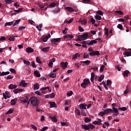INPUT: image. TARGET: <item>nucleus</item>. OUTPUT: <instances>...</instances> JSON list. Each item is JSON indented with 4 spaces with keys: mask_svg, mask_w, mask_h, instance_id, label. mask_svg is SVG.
I'll return each mask as SVG.
<instances>
[{
    "mask_svg": "<svg viewBox=\"0 0 131 131\" xmlns=\"http://www.w3.org/2000/svg\"><path fill=\"white\" fill-rule=\"evenodd\" d=\"M94 43H97V41L95 40H92L89 41V46H93Z\"/></svg>",
    "mask_w": 131,
    "mask_h": 131,
    "instance_id": "nucleus-26",
    "label": "nucleus"
},
{
    "mask_svg": "<svg viewBox=\"0 0 131 131\" xmlns=\"http://www.w3.org/2000/svg\"><path fill=\"white\" fill-rule=\"evenodd\" d=\"M91 83V81H90V79H84L83 80V82L81 84V88H83V89H86V86L88 85V84H90Z\"/></svg>",
    "mask_w": 131,
    "mask_h": 131,
    "instance_id": "nucleus-2",
    "label": "nucleus"
},
{
    "mask_svg": "<svg viewBox=\"0 0 131 131\" xmlns=\"http://www.w3.org/2000/svg\"><path fill=\"white\" fill-rule=\"evenodd\" d=\"M84 122L86 123H88V122H91V119L88 117H85L84 119Z\"/></svg>",
    "mask_w": 131,
    "mask_h": 131,
    "instance_id": "nucleus-44",
    "label": "nucleus"
},
{
    "mask_svg": "<svg viewBox=\"0 0 131 131\" xmlns=\"http://www.w3.org/2000/svg\"><path fill=\"white\" fill-rule=\"evenodd\" d=\"M8 40H9L10 41H14L15 40V37L10 36Z\"/></svg>",
    "mask_w": 131,
    "mask_h": 131,
    "instance_id": "nucleus-50",
    "label": "nucleus"
},
{
    "mask_svg": "<svg viewBox=\"0 0 131 131\" xmlns=\"http://www.w3.org/2000/svg\"><path fill=\"white\" fill-rule=\"evenodd\" d=\"M62 39V38H53L51 39V41L52 43H53V45H56L57 42H59Z\"/></svg>",
    "mask_w": 131,
    "mask_h": 131,
    "instance_id": "nucleus-5",
    "label": "nucleus"
},
{
    "mask_svg": "<svg viewBox=\"0 0 131 131\" xmlns=\"http://www.w3.org/2000/svg\"><path fill=\"white\" fill-rule=\"evenodd\" d=\"M129 93V90L128 89V86H127L126 90L124 91V95H126V94Z\"/></svg>",
    "mask_w": 131,
    "mask_h": 131,
    "instance_id": "nucleus-42",
    "label": "nucleus"
},
{
    "mask_svg": "<svg viewBox=\"0 0 131 131\" xmlns=\"http://www.w3.org/2000/svg\"><path fill=\"white\" fill-rule=\"evenodd\" d=\"M8 74H10V72H2L1 74V76H4V75H8Z\"/></svg>",
    "mask_w": 131,
    "mask_h": 131,
    "instance_id": "nucleus-35",
    "label": "nucleus"
},
{
    "mask_svg": "<svg viewBox=\"0 0 131 131\" xmlns=\"http://www.w3.org/2000/svg\"><path fill=\"white\" fill-rule=\"evenodd\" d=\"M13 23H14L13 21L8 22L5 24L4 26L5 27H6V26H11V25H12Z\"/></svg>",
    "mask_w": 131,
    "mask_h": 131,
    "instance_id": "nucleus-31",
    "label": "nucleus"
},
{
    "mask_svg": "<svg viewBox=\"0 0 131 131\" xmlns=\"http://www.w3.org/2000/svg\"><path fill=\"white\" fill-rule=\"evenodd\" d=\"M104 77H105V76H104V75H100V76L99 77V78L98 79V81H99V82H101V81H102V80H103V79H104Z\"/></svg>",
    "mask_w": 131,
    "mask_h": 131,
    "instance_id": "nucleus-32",
    "label": "nucleus"
},
{
    "mask_svg": "<svg viewBox=\"0 0 131 131\" xmlns=\"http://www.w3.org/2000/svg\"><path fill=\"white\" fill-rule=\"evenodd\" d=\"M86 106H88V105L85 103H81L79 105L80 109H81V110H83V109H86Z\"/></svg>",
    "mask_w": 131,
    "mask_h": 131,
    "instance_id": "nucleus-10",
    "label": "nucleus"
},
{
    "mask_svg": "<svg viewBox=\"0 0 131 131\" xmlns=\"http://www.w3.org/2000/svg\"><path fill=\"white\" fill-rule=\"evenodd\" d=\"M11 104L13 105H15L16 104V101L14 99H12L11 100Z\"/></svg>",
    "mask_w": 131,
    "mask_h": 131,
    "instance_id": "nucleus-62",
    "label": "nucleus"
},
{
    "mask_svg": "<svg viewBox=\"0 0 131 131\" xmlns=\"http://www.w3.org/2000/svg\"><path fill=\"white\" fill-rule=\"evenodd\" d=\"M28 84L27 83L25 82V80H23L20 82L19 85H22L23 88H25L26 86H27Z\"/></svg>",
    "mask_w": 131,
    "mask_h": 131,
    "instance_id": "nucleus-11",
    "label": "nucleus"
},
{
    "mask_svg": "<svg viewBox=\"0 0 131 131\" xmlns=\"http://www.w3.org/2000/svg\"><path fill=\"white\" fill-rule=\"evenodd\" d=\"M118 110L120 111H126V110H127V108H126V107H119Z\"/></svg>",
    "mask_w": 131,
    "mask_h": 131,
    "instance_id": "nucleus-30",
    "label": "nucleus"
},
{
    "mask_svg": "<svg viewBox=\"0 0 131 131\" xmlns=\"http://www.w3.org/2000/svg\"><path fill=\"white\" fill-rule=\"evenodd\" d=\"M73 94V92L72 91H70V92H68L67 93V96H68V97H71V96H72Z\"/></svg>",
    "mask_w": 131,
    "mask_h": 131,
    "instance_id": "nucleus-53",
    "label": "nucleus"
},
{
    "mask_svg": "<svg viewBox=\"0 0 131 131\" xmlns=\"http://www.w3.org/2000/svg\"><path fill=\"white\" fill-rule=\"evenodd\" d=\"M99 115L102 116V117H103V116H104V115H105V114H106V113H105V111H104L103 112H100L99 113Z\"/></svg>",
    "mask_w": 131,
    "mask_h": 131,
    "instance_id": "nucleus-52",
    "label": "nucleus"
},
{
    "mask_svg": "<svg viewBox=\"0 0 131 131\" xmlns=\"http://www.w3.org/2000/svg\"><path fill=\"white\" fill-rule=\"evenodd\" d=\"M50 51V47H45L41 49V52H43L44 53H48Z\"/></svg>",
    "mask_w": 131,
    "mask_h": 131,
    "instance_id": "nucleus-19",
    "label": "nucleus"
},
{
    "mask_svg": "<svg viewBox=\"0 0 131 131\" xmlns=\"http://www.w3.org/2000/svg\"><path fill=\"white\" fill-rule=\"evenodd\" d=\"M81 114L83 116H86V113L83 112V110H81Z\"/></svg>",
    "mask_w": 131,
    "mask_h": 131,
    "instance_id": "nucleus-58",
    "label": "nucleus"
},
{
    "mask_svg": "<svg viewBox=\"0 0 131 131\" xmlns=\"http://www.w3.org/2000/svg\"><path fill=\"white\" fill-rule=\"evenodd\" d=\"M96 20H101L102 19V17L99 15H96L95 17Z\"/></svg>",
    "mask_w": 131,
    "mask_h": 131,
    "instance_id": "nucleus-38",
    "label": "nucleus"
},
{
    "mask_svg": "<svg viewBox=\"0 0 131 131\" xmlns=\"http://www.w3.org/2000/svg\"><path fill=\"white\" fill-rule=\"evenodd\" d=\"M34 74L36 75V77H40V73L37 70L34 71Z\"/></svg>",
    "mask_w": 131,
    "mask_h": 131,
    "instance_id": "nucleus-24",
    "label": "nucleus"
},
{
    "mask_svg": "<svg viewBox=\"0 0 131 131\" xmlns=\"http://www.w3.org/2000/svg\"><path fill=\"white\" fill-rule=\"evenodd\" d=\"M104 34H105V35H106V36H108V29H107V28H104Z\"/></svg>",
    "mask_w": 131,
    "mask_h": 131,
    "instance_id": "nucleus-40",
    "label": "nucleus"
},
{
    "mask_svg": "<svg viewBox=\"0 0 131 131\" xmlns=\"http://www.w3.org/2000/svg\"><path fill=\"white\" fill-rule=\"evenodd\" d=\"M105 68V66L102 65L100 67V72H103L104 71V69Z\"/></svg>",
    "mask_w": 131,
    "mask_h": 131,
    "instance_id": "nucleus-54",
    "label": "nucleus"
},
{
    "mask_svg": "<svg viewBox=\"0 0 131 131\" xmlns=\"http://www.w3.org/2000/svg\"><path fill=\"white\" fill-rule=\"evenodd\" d=\"M89 41L90 40H86L82 41V42H81V43H83V45H88L89 46Z\"/></svg>",
    "mask_w": 131,
    "mask_h": 131,
    "instance_id": "nucleus-57",
    "label": "nucleus"
},
{
    "mask_svg": "<svg viewBox=\"0 0 131 131\" xmlns=\"http://www.w3.org/2000/svg\"><path fill=\"white\" fill-rule=\"evenodd\" d=\"M113 110L114 112V113H115L114 115H115V116H116V115H118L119 114V113L118 112V110H117V108H115V107H113Z\"/></svg>",
    "mask_w": 131,
    "mask_h": 131,
    "instance_id": "nucleus-23",
    "label": "nucleus"
},
{
    "mask_svg": "<svg viewBox=\"0 0 131 131\" xmlns=\"http://www.w3.org/2000/svg\"><path fill=\"white\" fill-rule=\"evenodd\" d=\"M97 14L98 15H100V16H103L104 13H103V12H102L101 11L98 10L97 11Z\"/></svg>",
    "mask_w": 131,
    "mask_h": 131,
    "instance_id": "nucleus-60",
    "label": "nucleus"
},
{
    "mask_svg": "<svg viewBox=\"0 0 131 131\" xmlns=\"http://www.w3.org/2000/svg\"><path fill=\"white\" fill-rule=\"evenodd\" d=\"M79 22L81 23L82 25H85V24H86V20L84 18H80L79 20Z\"/></svg>",
    "mask_w": 131,
    "mask_h": 131,
    "instance_id": "nucleus-12",
    "label": "nucleus"
},
{
    "mask_svg": "<svg viewBox=\"0 0 131 131\" xmlns=\"http://www.w3.org/2000/svg\"><path fill=\"white\" fill-rule=\"evenodd\" d=\"M102 120L101 119H98V121H94L92 122L93 124L100 125V124H102Z\"/></svg>",
    "mask_w": 131,
    "mask_h": 131,
    "instance_id": "nucleus-8",
    "label": "nucleus"
},
{
    "mask_svg": "<svg viewBox=\"0 0 131 131\" xmlns=\"http://www.w3.org/2000/svg\"><path fill=\"white\" fill-rule=\"evenodd\" d=\"M66 10L68 12H70L71 13H72V12H74V9L70 7H66Z\"/></svg>",
    "mask_w": 131,
    "mask_h": 131,
    "instance_id": "nucleus-21",
    "label": "nucleus"
},
{
    "mask_svg": "<svg viewBox=\"0 0 131 131\" xmlns=\"http://www.w3.org/2000/svg\"><path fill=\"white\" fill-rule=\"evenodd\" d=\"M66 31H68V28L66 27L64 28V30L62 31L63 34H67V32H66Z\"/></svg>",
    "mask_w": 131,
    "mask_h": 131,
    "instance_id": "nucleus-55",
    "label": "nucleus"
},
{
    "mask_svg": "<svg viewBox=\"0 0 131 131\" xmlns=\"http://www.w3.org/2000/svg\"><path fill=\"white\" fill-rule=\"evenodd\" d=\"M75 114H77V115H80V111L78 109H76L75 111Z\"/></svg>",
    "mask_w": 131,
    "mask_h": 131,
    "instance_id": "nucleus-46",
    "label": "nucleus"
},
{
    "mask_svg": "<svg viewBox=\"0 0 131 131\" xmlns=\"http://www.w3.org/2000/svg\"><path fill=\"white\" fill-rule=\"evenodd\" d=\"M112 81L111 80H107L106 82V85L108 86V85H110V84L112 83Z\"/></svg>",
    "mask_w": 131,
    "mask_h": 131,
    "instance_id": "nucleus-64",
    "label": "nucleus"
},
{
    "mask_svg": "<svg viewBox=\"0 0 131 131\" xmlns=\"http://www.w3.org/2000/svg\"><path fill=\"white\" fill-rule=\"evenodd\" d=\"M73 18H71L70 20H64V23H67V24H70V23H71L72 22V21H73Z\"/></svg>",
    "mask_w": 131,
    "mask_h": 131,
    "instance_id": "nucleus-43",
    "label": "nucleus"
},
{
    "mask_svg": "<svg viewBox=\"0 0 131 131\" xmlns=\"http://www.w3.org/2000/svg\"><path fill=\"white\" fill-rule=\"evenodd\" d=\"M21 92H23V89H15L13 90V93H14V94H18V93H20Z\"/></svg>",
    "mask_w": 131,
    "mask_h": 131,
    "instance_id": "nucleus-15",
    "label": "nucleus"
},
{
    "mask_svg": "<svg viewBox=\"0 0 131 131\" xmlns=\"http://www.w3.org/2000/svg\"><path fill=\"white\" fill-rule=\"evenodd\" d=\"M82 63H84V64H86V65H90V64L91 63V61L86 60V61H82Z\"/></svg>",
    "mask_w": 131,
    "mask_h": 131,
    "instance_id": "nucleus-48",
    "label": "nucleus"
},
{
    "mask_svg": "<svg viewBox=\"0 0 131 131\" xmlns=\"http://www.w3.org/2000/svg\"><path fill=\"white\" fill-rule=\"evenodd\" d=\"M49 129V127H48V126H45V127H43L41 129V131H46L47 129Z\"/></svg>",
    "mask_w": 131,
    "mask_h": 131,
    "instance_id": "nucleus-63",
    "label": "nucleus"
},
{
    "mask_svg": "<svg viewBox=\"0 0 131 131\" xmlns=\"http://www.w3.org/2000/svg\"><path fill=\"white\" fill-rule=\"evenodd\" d=\"M30 101H31V104L33 105V106H35V107H37L39 105V100L37 97H35V96H33L30 98Z\"/></svg>",
    "mask_w": 131,
    "mask_h": 131,
    "instance_id": "nucleus-1",
    "label": "nucleus"
},
{
    "mask_svg": "<svg viewBox=\"0 0 131 131\" xmlns=\"http://www.w3.org/2000/svg\"><path fill=\"white\" fill-rule=\"evenodd\" d=\"M78 56H79V53H76L74 56H73V59L74 60H76Z\"/></svg>",
    "mask_w": 131,
    "mask_h": 131,
    "instance_id": "nucleus-39",
    "label": "nucleus"
},
{
    "mask_svg": "<svg viewBox=\"0 0 131 131\" xmlns=\"http://www.w3.org/2000/svg\"><path fill=\"white\" fill-rule=\"evenodd\" d=\"M19 100L20 102H23V103H26L28 102L29 98L28 96H24L21 97Z\"/></svg>",
    "mask_w": 131,
    "mask_h": 131,
    "instance_id": "nucleus-6",
    "label": "nucleus"
},
{
    "mask_svg": "<svg viewBox=\"0 0 131 131\" xmlns=\"http://www.w3.org/2000/svg\"><path fill=\"white\" fill-rule=\"evenodd\" d=\"M61 11V9L58 8V9H55L53 10V13H60Z\"/></svg>",
    "mask_w": 131,
    "mask_h": 131,
    "instance_id": "nucleus-45",
    "label": "nucleus"
},
{
    "mask_svg": "<svg viewBox=\"0 0 131 131\" xmlns=\"http://www.w3.org/2000/svg\"><path fill=\"white\" fill-rule=\"evenodd\" d=\"M90 55L89 54H86V53H84L83 55V58L84 59H86V58H89Z\"/></svg>",
    "mask_w": 131,
    "mask_h": 131,
    "instance_id": "nucleus-56",
    "label": "nucleus"
},
{
    "mask_svg": "<svg viewBox=\"0 0 131 131\" xmlns=\"http://www.w3.org/2000/svg\"><path fill=\"white\" fill-rule=\"evenodd\" d=\"M50 118L54 122H57V121H58V120L55 117H51Z\"/></svg>",
    "mask_w": 131,
    "mask_h": 131,
    "instance_id": "nucleus-37",
    "label": "nucleus"
},
{
    "mask_svg": "<svg viewBox=\"0 0 131 131\" xmlns=\"http://www.w3.org/2000/svg\"><path fill=\"white\" fill-rule=\"evenodd\" d=\"M56 6V3H52L50 4L48 6V8H54V7Z\"/></svg>",
    "mask_w": 131,
    "mask_h": 131,
    "instance_id": "nucleus-34",
    "label": "nucleus"
},
{
    "mask_svg": "<svg viewBox=\"0 0 131 131\" xmlns=\"http://www.w3.org/2000/svg\"><path fill=\"white\" fill-rule=\"evenodd\" d=\"M13 111L12 108H10L7 113L6 114H11V113H13Z\"/></svg>",
    "mask_w": 131,
    "mask_h": 131,
    "instance_id": "nucleus-59",
    "label": "nucleus"
},
{
    "mask_svg": "<svg viewBox=\"0 0 131 131\" xmlns=\"http://www.w3.org/2000/svg\"><path fill=\"white\" fill-rule=\"evenodd\" d=\"M89 52H91L89 53L90 56H99L100 55V52L98 51H93V49L92 47L89 48L88 49Z\"/></svg>",
    "mask_w": 131,
    "mask_h": 131,
    "instance_id": "nucleus-3",
    "label": "nucleus"
},
{
    "mask_svg": "<svg viewBox=\"0 0 131 131\" xmlns=\"http://www.w3.org/2000/svg\"><path fill=\"white\" fill-rule=\"evenodd\" d=\"M117 28L120 29V30H122V29H123V27L121 24H118L117 26Z\"/></svg>",
    "mask_w": 131,
    "mask_h": 131,
    "instance_id": "nucleus-47",
    "label": "nucleus"
},
{
    "mask_svg": "<svg viewBox=\"0 0 131 131\" xmlns=\"http://www.w3.org/2000/svg\"><path fill=\"white\" fill-rule=\"evenodd\" d=\"M123 55H125L126 57H129L131 56V52L126 51L123 53Z\"/></svg>",
    "mask_w": 131,
    "mask_h": 131,
    "instance_id": "nucleus-27",
    "label": "nucleus"
},
{
    "mask_svg": "<svg viewBox=\"0 0 131 131\" xmlns=\"http://www.w3.org/2000/svg\"><path fill=\"white\" fill-rule=\"evenodd\" d=\"M83 2L84 3V4H88L89 5L94 4V2H93L92 0H83Z\"/></svg>",
    "mask_w": 131,
    "mask_h": 131,
    "instance_id": "nucleus-17",
    "label": "nucleus"
},
{
    "mask_svg": "<svg viewBox=\"0 0 131 131\" xmlns=\"http://www.w3.org/2000/svg\"><path fill=\"white\" fill-rule=\"evenodd\" d=\"M9 89L10 90H15V89H17V85H14L13 84H10L9 85Z\"/></svg>",
    "mask_w": 131,
    "mask_h": 131,
    "instance_id": "nucleus-20",
    "label": "nucleus"
},
{
    "mask_svg": "<svg viewBox=\"0 0 131 131\" xmlns=\"http://www.w3.org/2000/svg\"><path fill=\"white\" fill-rule=\"evenodd\" d=\"M60 65L62 69H65L66 68H67V65H68V63L67 62H61Z\"/></svg>",
    "mask_w": 131,
    "mask_h": 131,
    "instance_id": "nucleus-13",
    "label": "nucleus"
},
{
    "mask_svg": "<svg viewBox=\"0 0 131 131\" xmlns=\"http://www.w3.org/2000/svg\"><path fill=\"white\" fill-rule=\"evenodd\" d=\"M79 37L81 38L82 40H85L89 37V34L88 33H84L82 35H79Z\"/></svg>",
    "mask_w": 131,
    "mask_h": 131,
    "instance_id": "nucleus-4",
    "label": "nucleus"
},
{
    "mask_svg": "<svg viewBox=\"0 0 131 131\" xmlns=\"http://www.w3.org/2000/svg\"><path fill=\"white\" fill-rule=\"evenodd\" d=\"M36 61L37 62V63H38V64H41V61L39 59V57H37L36 58Z\"/></svg>",
    "mask_w": 131,
    "mask_h": 131,
    "instance_id": "nucleus-49",
    "label": "nucleus"
},
{
    "mask_svg": "<svg viewBox=\"0 0 131 131\" xmlns=\"http://www.w3.org/2000/svg\"><path fill=\"white\" fill-rule=\"evenodd\" d=\"M51 38V34H49L47 36H45L43 38H41V39L42 41H43L44 42H47L48 41V40Z\"/></svg>",
    "mask_w": 131,
    "mask_h": 131,
    "instance_id": "nucleus-7",
    "label": "nucleus"
},
{
    "mask_svg": "<svg viewBox=\"0 0 131 131\" xmlns=\"http://www.w3.org/2000/svg\"><path fill=\"white\" fill-rule=\"evenodd\" d=\"M91 82H94V80L95 79V74L94 72L91 73Z\"/></svg>",
    "mask_w": 131,
    "mask_h": 131,
    "instance_id": "nucleus-25",
    "label": "nucleus"
},
{
    "mask_svg": "<svg viewBox=\"0 0 131 131\" xmlns=\"http://www.w3.org/2000/svg\"><path fill=\"white\" fill-rule=\"evenodd\" d=\"M23 62L25 65H30V62L28 60H24Z\"/></svg>",
    "mask_w": 131,
    "mask_h": 131,
    "instance_id": "nucleus-36",
    "label": "nucleus"
},
{
    "mask_svg": "<svg viewBox=\"0 0 131 131\" xmlns=\"http://www.w3.org/2000/svg\"><path fill=\"white\" fill-rule=\"evenodd\" d=\"M39 89V83H36L34 84V90L36 91V90Z\"/></svg>",
    "mask_w": 131,
    "mask_h": 131,
    "instance_id": "nucleus-22",
    "label": "nucleus"
},
{
    "mask_svg": "<svg viewBox=\"0 0 131 131\" xmlns=\"http://www.w3.org/2000/svg\"><path fill=\"white\" fill-rule=\"evenodd\" d=\"M9 71H10V72H11L12 73H14V74H16V70L13 68H10Z\"/></svg>",
    "mask_w": 131,
    "mask_h": 131,
    "instance_id": "nucleus-41",
    "label": "nucleus"
},
{
    "mask_svg": "<svg viewBox=\"0 0 131 131\" xmlns=\"http://www.w3.org/2000/svg\"><path fill=\"white\" fill-rule=\"evenodd\" d=\"M5 2L6 4H12L13 3L12 0H5Z\"/></svg>",
    "mask_w": 131,
    "mask_h": 131,
    "instance_id": "nucleus-61",
    "label": "nucleus"
},
{
    "mask_svg": "<svg viewBox=\"0 0 131 131\" xmlns=\"http://www.w3.org/2000/svg\"><path fill=\"white\" fill-rule=\"evenodd\" d=\"M128 74H129V71L128 70H126L124 72L123 75L124 76H128Z\"/></svg>",
    "mask_w": 131,
    "mask_h": 131,
    "instance_id": "nucleus-28",
    "label": "nucleus"
},
{
    "mask_svg": "<svg viewBox=\"0 0 131 131\" xmlns=\"http://www.w3.org/2000/svg\"><path fill=\"white\" fill-rule=\"evenodd\" d=\"M88 126L89 128V129H94V128H95V125H93V124H88Z\"/></svg>",
    "mask_w": 131,
    "mask_h": 131,
    "instance_id": "nucleus-29",
    "label": "nucleus"
},
{
    "mask_svg": "<svg viewBox=\"0 0 131 131\" xmlns=\"http://www.w3.org/2000/svg\"><path fill=\"white\" fill-rule=\"evenodd\" d=\"M50 77H51L52 78H56V74L52 73L51 74L49 75Z\"/></svg>",
    "mask_w": 131,
    "mask_h": 131,
    "instance_id": "nucleus-51",
    "label": "nucleus"
},
{
    "mask_svg": "<svg viewBox=\"0 0 131 131\" xmlns=\"http://www.w3.org/2000/svg\"><path fill=\"white\" fill-rule=\"evenodd\" d=\"M26 51L27 53H33V52L34 51V50H33V49H32L31 47H28L26 48Z\"/></svg>",
    "mask_w": 131,
    "mask_h": 131,
    "instance_id": "nucleus-14",
    "label": "nucleus"
},
{
    "mask_svg": "<svg viewBox=\"0 0 131 131\" xmlns=\"http://www.w3.org/2000/svg\"><path fill=\"white\" fill-rule=\"evenodd\" d=\"M50 108H57V104L55 103V102H49Z\"/></svg>",
    "mask_w": 131,
    "mask_h": 131,
    "instance_id": "nucleus-9",
    "label": "nucleus"
},
{
    "mask_svg": "<svg viewBox=\"0 0 131 131\" xmlns=\"http://www.w3.org/2000/svg\"><path fill=\"white\" fill-rule=\"evenodd\" d=\"M81 127H82V128H83V129H84L85 130H90V128L89 127V125L82 124L81 125Z\"/></svg>",
    "mask_w": 131,
    "mask_h": 131,
    "instance_id": "nucleus-16",
    "label": "nucleus"
},
{
    "mask_svg": "<svg viewBox=\"0 0 131 131\" xmlns=\"http://www.w3.org/2000/svg\"><path fill=\"white\" fill-rule=\"evenodd\" d=\"M20 21H21V19H20L15 20V23L13 25V27H14V26H16V25H18V24L20 23Z\"/></svg>",
    "mask_w": 131,
    "mask_h": 131,
    "instance_id": "nucleus-33",
    "label": "nucleus"
},
{
    "mask_svg": "<svg viewBox=\"0 0 131 131\" xmlns=\"http://www.w3.org/2000/svg\"><path fill=\"white\" fill-rule=\"evenodd\" d=\"M103 111H104L105 114H108V113H112V112H113V110H112L111 108L104 110Z\"/></svg>",
    "mask_w": 131,
    "mask_h": 131,
    "instance_id": "nucleus-18",
    "label": "nucleus"
}]
</instances>
